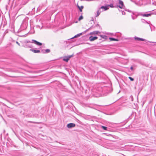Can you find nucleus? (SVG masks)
I'll list each match as a JSON object with an SVG mask.
<instances>
[{
	"label": "nucleus",
	"instance_id": "obj_1",
	"mask_svg": "<svg viewBox=\"0 0 156 156\" xmlns=\"http://www.w3.org/2000/svg\"><path fill=\"white\" fill-rule=\"evenodd\" d=\"M152 14V13L143 14V13L141 12H133V14L136 16H143L149 17L151 16Z\"/></svg>",
	"mask_w": 156,
	"mask_h": 156
},
{
	"label": "nucleus",
	"instance_id": "obj_2",
	"mask_svg": "<svg viewBox=\"0 0 156 156\" xmlns=\"http://www.w3.org/2000/svg\"><path fill=\"white\" fill-rule=\"evenodd\" d=\"M27 27V23L25 20H24L22 22L20 27V31L23 30L25 29Z\"/></svg>",
	"mask_w": 156,
	"mask_h": 156
},
{
	"label": "nucleus",
	"instance_id": "obj_3",
	"mask_svg": "<svg viewBox=\"0 0 156 156\" xmlns=\"http://www.w3.org/2000/svg\"><path fill=\"white\" fill-rule=\"evenodd\" d=\"M118 1L119 5H117V7H119L120 9H124L125 6L123 2L121 0H118Z\"/></svg>",
	"mask_w": 156,
	"mask_h": 156
},
{
	"label": "nucleus",
	"instance_id": "obj_4",
	"mask_svg": "<svg viewBox=\"0 0 156 156\" xmlns=\"http://www.w3.org/2000/svg\"><path fill=\"white\" fill-rule=\"evenodd\" d=\"M31 42L32 43H34L35 44L39 46H41L42 44V43L40 42L35 40L33 39L32 40V42Z\"/></svg>",
	"mask_w": 156,
	"mask_h": 156
},
{
	"label": "nucleus",
	"instance_id": "obj_5",
	"mask_svg": "<svg viewBox=\"0 0 156 156\" xmlns=\"http://www.w3.org/2000/svg\"><path fill=\"white\" fill-rule=\"evenodd\" d=\"M76 125L75 124L73 123H69L67 125V127L69 128H71L73 127H74Z\"/></svg>",
	"mask_w": 156,
	"mask_h": 156
},
{
	"label": "nucleus",
	"instance_id": "obj_6",
	"mask_svg": "<svg viewBox=\"0 0 156 156\" xmlns=\"http://www.w3.org/2000/svg\"><path fill=\"white\" fill-rule=\"evenodd\" d=\"M98 37L96 36L93 37V36H90L89 38V39L90 41H93L94 40L97 39Z\"/></svg>",
	"mask_w": 156,
	"mask_h": 156
},
{
	"label": "nucleus",
	"instance_id": "obj_7",
	"mask_svg": "<svg viewBox=\"0 0 156 156\" xmlns=\"http://www.w3.org/2000/svg\"><path fill=\"white\" fill-rule=\"evenodd\" d=\"M134 39L135 41H146V40L144 39H143L142 38H140L139 37H134Z\"/></svg>",
	"mask_w": 156,
	"mask_h": 156
},
{
	"label": "nucleus",
	"instance_id": "obj_8",
	"mask_svg": "<svg viewBox=\"0 0 156 156\" xmlns=\"http://www.w3.org/2000/svg\"><path fill=\"white\" fill-rule=\"evenodd\" d=\"M109 8L108 7V6H107V5L106 6H101L100 8H99V9H104L105 11H106L107 10L109 9Z\"/></svg>",
	"mask_w": 156,
	"mask_h": 156
},
{
	"label": "nucleus",
	"instance_id": "obj_9",
	"mask_svg": "<svg viewBox=\"0 0 156 156\" xmlns=\"http://www.w3.org/2000/svg\"><path fill=\"white\" fill-rule=\"evenodd\" d=\"M30 50L35 53H39L40 52V51L39 50L33 49H30Z\"/></svg>",
	"mask_w": 156,
	"mask_h": 156
},
{
	"label": "nucleus",
	"instance_id": "obj_10",
	"mask_svg": "<svg viewBox=\"0 0 156 156\" xmlns=\"http://www.w3.org/2000/svg\"><path fill=\"white\" fill-rule=\"evenodd\" d=\"M82 35V34L79 33V34H76V35H75V36H74L73 37H72V38H71L70 39H69V40H71V39H73L74 38L79 37L80 35Z\"/></svg>",
	"mask_w": 156,
	"mask_h": 156
},
{
	"label": "nucleus",
	"instance_id": "obj_11",
	"mask_svg": "<svg viewBox=\"0 0 156 156\" xmlns=\"http://www.w3.org/2000/svg\"><path fill=\"white\" fill-rule=\"evenodd\" d=\"M69 60V58H68V56H65L63 59V60L65 61L66 62H68V61Z\"/></svg>",
	"mask_w": 156,
	"mask_h": 156
},
{
	"label": "nucleus",
	"instance_id": "obj_12",
	"mask_svg": "<svg viewBox=\"0 0 156 156\" xmlns=\"http://www.w3.org/2000/svg\"><path fill=\"white\" fill-rule=\"evenodd\" d=\"M109 39L110 41H119V39L115 38L113 37H109Z\"/></svg>",
	"mask_w": 156,
	"mask_h": 156
},
{
	"label": "nucleus",
	"instance_id": "obj_13",
	"mask_svg": "<svg viewBox=\"0 0 156 156\" xmlns=\"http://www.w3.org/2000/svg\"><path fill=\"white\" fill-rule=\"evenodd\" d=\"M77 7L79 9L80 11V12H82V9L83 8V5L81 6L80 7L78 5H77Z\"/></svg>",
	"mask_w": 156,
	"mask_h": 156
},
{
	"label": "nucleus",
	"instance_id": "obj_14",
	"mask_svg": "<svg viewBox=\"0 0 156 156\" xmlns=\"http://www.w3.org/2000/svg\"><path fill=\"white\" fill-rule=\"evenodd\" d=\"M138 16H136L134 15L133 14H132L131 15V16L132 17V19L133 20H134L136 19Z\"/></svg>",
	"mask_w": 156,
	"mask_h": 156
},
{
	"label": "nucleus",
	"instance_id": "obj_15",
	"mask_svg": "<svg viewBox=\"0 0 156 156\" xmlns=\"http://www.w3.org/2000/svg\"><path fill=\"white\" fill-rule=\"evenodd\" d=\"M100 36L102 38L104 39H108L107 36H106L105 35H100Z\"/></svg>",
	"mask_w": 156,
	"mask_h": 156
},
{
	"label": "nucleus",
	"instance_id": "obj_16",
	"mask_svg": "<svg viewBox=\"0 0 156 156\" xmlns=\"http://www.w3.org/2000/svg\"><path fill=\"white\" fill-rule=\"evenodd\" d=\"M107 6H108V7H110L111 8H113V7H117V6H114L113 4V3L110 4L109 5H107Z\"/></svg>",
	"mask_w": 156,
	"mask_h": 156
},
{
	"label": "nucleus",
	"instance_id": "obj_17",
	"mask_svg": "<svg viewBox=\"0 0 156 156\" xmlns=\"http://www.w3.org/2000/svg\"><path fill=\"white\" fill-rule=\"evenodd\" d=\"M124 9H125V11H127V12H131V13H132V14H133V12H132V11H131L130 10H129V9H128L126 8L125 7Z\"/></svg>",
	"mask_w": 156,
	"mask_h": 156
},
{
	"label": "nucleus",
	"instance_id": "obj_18",
	"mask_svg": "<svg viewBox=\"0 0 156 156\" xmlns=\"http://www.w3.org/2000/svg\"><path fill=\"white\" fill-rule=\"evenodd\" d=\"M139 63L142 65L145 66L147 67L148 66V65H146L144 62H142V61H140Z\"/></svg>",
	"mask_w": 156,
	"mask_h": 156
},
{
	"label": "nucleus",
	"instance_id": "obj_19",
	"mask_svg": "<svg viewBox=\"0 0 156 156\" xmlns=\"http://www.w3.org/2000/svg\"><path fill=\"white\" fill-rule=\"evenodd\" d=\"M50 52V50L48 49H47L45 50V52H43L44 53H49Z\"/></svg>",
	"mask_w": 156,
	"mask_h": 156
},
{
	"label": "nucleus",
	"instance_id": "obj_20",
	"mask_svg": "<svg viewBox=\"0 0 156 156\" xmlns=\"http://www.w3.org/2000/svg\"><path fill=\"white\" fill-rule=\"evenodd\" d=\"M93 34H97L98 33H100V32L98 31H95L93 32Z\"/></svg>",
	"mask_w": 156,
	"mask_h": 156
},
{
	"label": "nucleus",
	"instance_id": "obj_21",
	"mask_svg": "<svg viewBox=\"0 0 156 156\" xmlns=\"http://www.w3.org/2000/svg\"><path fill=\"white\" fill-rule=\"evenodd\" d=\"M141 21L143 23H147L148 24V23L146 20H145L144 19H141Z\"/></svg>",
	"mask_w": 156,
	"mask_h": 156
},
{
	"label": "nucleus",
	"instance_id": "obj_22",
	"mask_svg": "<svg viewBox=\"0 0 156 156\" xmlns=\"http://www.w3.org/2000/svg\"><path fill=\"white\" fill-rule=\"evenodd\" d=\"M100 9H99L98 10L96 16H98L100 15L101 12V11H99Z\"/></svg>",
	"mask_w": 156,
	"mask_h": 156
},
{
	"label": "nucleus",
	"instance_id": "obj_23",
	"mask_svg": "<svg viewBox=\"0 0 156 156\" xmlns=\"http://www.w3.org/2000/svg\"><path fill=\"white\" fill-rule=\"evenodd\" d=\"M101 128L104 130H107V127L106 126H102Z\"/></svg>",
	"mask_w": 156,
	"mask_h": 156
},
{
	"label": "nucleus",
	"instance_id": "obj_24",
	"mask_svg": "<svg viewBox=\"0 0 156 156\" xmlns=\"http://www.w3.org/2000/svg\"><path fill=\"white\" fill-rule=\"evenodd\" d=\"M129 100L131 101H133V97L132 95H131L129 97Z\"/></svg>",
	"mask_w": 156,
	"mask_h": 156
},
{
	"label": "nucleus",
	"instance_id": "obj_25",
	"mask_svg": "<svg viewBox=\"0 0 156 156\" xmlns=\"http://www.w3.org/2000/svg\"><path fill=\"white\" fill-rule=\"evenodd\" d=\"M83 16L82 15H81V16H80L79 17V19H78V20H80L82 19H83Z\"/></svg>",
	"mask_w": 156,
	"mask_h": 156
},
{
	"label": "nucleus",
	"instance_id": "obj_26",
	"mask_svg": "<svg viewBox=\"0 0 156 156\" xmlns=\"http://www.w3.org/2000/svg\"><path fill=\"white\" fill-rule=\"evenodd\" d=\"M97 26H98L99 27V29H101V27L100 26V25L99 24H97L94 27H97Z\"/></svg>",
	"mask_w": 156,
	"mask_h": 156
},
{
	"label": "nucleus",
	"instance_id": "obj_27",
	"mask_svg": "<svg viewBox=\"0 0 156 156\" xmlns=\"http://www.w3.org/2000/svg\"><path fill=\"white\" fill-rule=\"evenodd\" d=\"M129 78L130 79V80L131 81H133L134 80V79L133 78L130 77V76H129Z\"/></svg>",
	"mask_w": 156,
	"mask_h": 156
},
{
	"label": "nucleus",
	"instance_id": "obj_28",
	"mask_svg": "<svg viewBox=\"0 0 156 156\" xmlns=\"http://www.w3.org/2000/svg\"><path fill=\"white\" fill-rule=\"evenodd\" d=\"M28 122H30V123H37V124L39 123L38 122H32V121H29Z\"/></svg>",
	"mask_w": 156,
	"mask_h": 156
},
{
	"label": "nucleus",
	"instance_id": "obj_29",
	"mask_svg": "<svg viewBox=\"0 0 156 156\" xmlns=\"http://www.w3.org/2000/svg\"><path fill=\"white\" fill-rule=\"evenodd\" d=\"M95 27H94L93 26H91L88 29L89 30L91 29V28H94Z\"/></svg>",
	"mask_w": 156,
	"mask_h": 156
},
{
	"label": "nucleus",
	"instance_id": "obj_30",
	"mask_svg": "<svg viewBox=\"0 0 156 156\" xmlns=\"http://www.w3.org/2000/svg\"><path fill=\"white\" fill-rule=\"evenodd\" d=\"M67 56H68V58H69V59L70 58L72 57L73 56V55H69Z\"/></svg>",
	"mask_w": 156,
	"mask_h": 156
},
{
	"label": "nucleus",
	"instance_id": "obj_31",
	"mask_svg": "<svg viewBox=\"0 0 156 156\" xmlns=\"http://www.w3.org/2000/svg\"><path fill=\"white\" fill-rule=\"evenodd\" d=\"M30 10H33L34 9H35V7H30Z\"/></svg>",
	"mask_w": 156,
	"mask_h": 156
},
{
	"label": "nucleus",
	"instance_id": "obj_32",
	"mask_svg": "<svg viewBox=\"0 0 156 156\" xmlns=\"http://www.w3.org/2000/svg\"><path fill=\"white\" fill-rule=\"evenodd\" d=\"M121 11H122V15H125L126 14L125 12H124V11H122V10Z\"/></svg>",
	"mask_w": 156,
	"mask_h": 156
},
{
	"label": "nucleus",
	"instance_id": "obj_33",
	"mask_svg": "<svg viewBox=\"0 0 156 156\" xmlns=\"http://www.w3.org/2000/svg\"><path fill=\"white\" fill-rule=\"evenodd\" d=\"M86 32V30H85V31H84L83 32H82L80 33L82 34H82L85 33Z\"/></svg>",
	"mask_w": 156,
	"mask_h": 156
},
{
	"label": "nucleus",
	"instance_id": "obj_34",
	"mask_svg": "<svg viewBox=\"0 0 156 156\" xmlns=\"http://www.w3.org/2000/svg\"><path fill=\"white\" fill-rule=\"evenodd\" d=\"M130 69L131 70H133V67L132 66H131L130 68Z\"/></svg>",
	"mask_w": 156,
	"mask_h": 156
},
{
	"label": "nucleus",
	"instance_id": "obj_35",
	"mask_svg": "<svg viewBox=\"0 0 156 156\" xmlns=\"http://www.w3.org/2000/svg\"><path fill=\"white\" fill-rule=\"evenodd\" d=\"M16 43L18 45L20 46V44L18 41H16Z\"/></svg>",
	"mask_w": 156,
	"mask_h": 156
},
{
	"label": "nucleus",
	"instance_id": "obj_36",
	"mask_svg": "<svg viewBox=\"0 0 156 156\" xmlns=\"http://www.w3.org/2000/svg\"><path fill=\"white\" fill-rule=\"evenodd\" d=\"M89 34H90V35L93 34V32H91Z\"/></svg>",
	"mask_w": 156,
	"mask_h": 156
},
{
	"label": "nucleus",
	"instance_id": "obj_37",
	"mask_svg": "<svg viewBox=\"0 0 156 156\" xmlns=\"http://www.w3.org/2000/svg\"><path fill=\"white\" fill-rule=\"evenodd\" d=\"M128 121V120H125V124Z\"/></svg>",
	"mask_w": 156,
	"mask_h": 156
},
{
	"label": "nucleus",
	"instance_id": "obj_38",
	"mask_svg": "<svg viewBox=\"0 0 156 156\" xmlns=\"http://www.w3.org/2000/svg\"><path fill=\"white\" fill-rule=\"evenodd\" d=\"M2 40H0V44L2 43Z\"/></svg>",
	"mask_w": 156,
	"mask_h": 156
},
{
	"label": "nucleus",
	"instance_id": "obj_39",
	"mask_svg": "<svg viewBox=\"0 0 156 156\" xmlns=\"http://www.w3.org/2000/svg\"><path fill=\"white\" fill-rule=\"evenodd\" d=\"M116 78L117 80V81L119 83V81L118 79L116 77Z\"/></svg>",
	"mask_w": 156,
	"mask_h": 156
},
{
	"label": "nucleus",
	"instance_id": "obj_40",
	"mask_svg": "<svg viewBox=\"0 0 156 156\" xmlns=\"http://www.w3.org/2000/svg\"><path fill=\"white\" fill-rule=\"evenodd\" d=\"M37 26L39 28H40V27L39 25H37Z\"/></svg>",
	"mask_w": 156,
	"mask_h": 156
},
{
	"label": "nucleus",
	"instance_id": "obj_41",
	"mask_svg": "<svg viewBox=\"0 0 156 156\" xmlns=\"http://www.w3.org/2000/svg\"><path fill=\"white\" fill-rule=\"evenodd\" d=\"M91 21H94V19H93V18H92V19L91 20Z\"/></svg>",
	"mask_w": 156,
	"mask_h": 156
},
{
	"label": "nucleus",
	"instance_id": "obj_42",
	"mask_svg": "<svg viewBox=\"0 0 156 156\" xmlns=\"http://www.w3.org/2000/svg\"><path fill=\"white\" fill-rule=\"evenodd\" d=\"M89 30H88V29H87V30H86V32H87V31H88Z\"/></svg>",
	"mask_w": 156,
	"mask_h": 156
},
{
	"label": "nucleus",
	"instance_id": "obj_43",
	"mask_svg": "<svg viewBox=\"0 0 156 156\" xmlns=\"http://www.w3.org/2000/svg\"><path fill=\"white\" fill-rule=\"evenodd\" d=\"M150 28H151V31H152V30L151 28V26H150Z\"/></svg>",
	"mask_w": 156,
	"mask_h": 156
},
{
	"label": "nucleus",
	"instance_id": "obj_44",
	"mask_svg": "<svg viewBox=\"0 0 156 156\" xmlns=\"http://www.w3.org/2000/svg\"><path fill=\"white\" fill-rule=\"evenodd\" d=\"M107 89H108V90H109L110 89V88L108 87V88H107Z\"/></svg>",
	"mask_w": 156,
	"mask_h": 156
},
{
	"label": "nucleus",
	"instance_id": "obj_45",
	"mask_svg": "<svg viewBox=\"0 0 156 156\" xmlns=\"http://www.w3.org/2000/svg\"><path fill=\"white\" fill-rule=\"evenodd\" d=\"M29 47L30 48H32V47H31V46H29Z\"/></svg>",
	"mask_w": 156,
	"mask_h": 156
},
{
	"label": "nucleus",
	"instance_id": "obj_46",
	"mask_svg": "<svg viewBox=\"0 0 156 156\" xmlns=\"http://www.w3.org/2000/svg\"><path fill=\"white\" fill-rule=\"evenodd\" d=\"M5 130H4V132H5Z\"/></svg>",
	"mask_w": 156,
	"mask_h": 156
}]
</instances>
